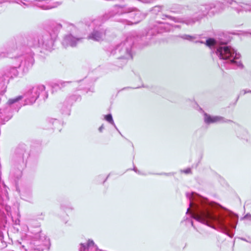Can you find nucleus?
Returning <instances> with one entry per match:
<instances>
[{
    "label": "nucleus",
    "instance_id": "obj_1",
    "mask_svg": "<svg viewBox=\"0 0 251 251\" xmlns=\"http://www.w3.org/2000/svg\"><path fill=\"white\" fill-rule=\"evenodd\" d=\"M186 196L190 201L186 214L190 213L191 216V219L187 218L186 220L190 222L192 226L195 228L192 218L213 228L214 226L212 224L214 222L222 232L230 237H232L233 233H229V226L235 228L236 226L231 223L226 224V219L229 216L228 214L216 215L215 203L197 194L187 193Z\"/></svg>",
    "mask_w": 251,
    "mask_h": 251
},
{
    "label": "nucleus",
    "instance_id": "obj_2",
    "mask_svg": "<svg viewBox=\"0 0 251 251\" xmlns=\"http://www.w3.org/2000/svg\"><path fill=\"white\" fill-rule=\"evenodd\" d=\"M14 57L18 64L16 67L7 68L2 73L5 74L8 79L10 77L17 76L18 75L17 67L21 68L23 72L27 73L31 68L33 63V53L25 46L17 45L14 41H10L5 44L0 48V59L11 55Z\"/></svg>",
    "mask_w": 251,
    "mask_h": 251
},
{
    "label": "nucleus",
    "instance_id": "obj_3",
    "mask_svg": "<svg viewBox=\"0 0 251 251\" xmlns=\"http://www.w3.org/2000/svg\"><path fill=\"white\" fill-rule=\"evenodd\" d=\"M206 45L210 48H213L214 52L221 61V65L227 69L243 68V65L240 58V54L230 46L215 39L209 38L206 41Z\"/></svg>",
    "mask_w": 251,
    "mask_h": 251
},
{
    "label": "nucleus",
    "instance_id": "obj_4",
    "mask_svg": "<svg viewBox=\"0 0 251 251\" xmlns=\"http://www.w3.org/2000/svg\"><path fill=\"white\" fill-rule=\"evenodd\" d=\"M62 27V25L59 23L55 22L51 23L48 31L31 38L28 41V46L32 48L39 47L42 50L50 51L53 46L54 41Z\"/></svg>",
    "mask_w": 251,
    "mask_h": 251
},
{
    "label": "nucleus",
    "instance_id": "obj_5",
    "mask_svg": "<svg viewBox=\"0 0 251 251\" xmlns=\"http://www.w3.org/2000/svg\"><path fill=\"white\" fill-rule=\"evenodd\" d=\"M135 34L128 35L111 50V54L116 55L119 59L127 60L132 57V49L135 42Z\"/></svg>",
    "mask_w": 251,
    "mask_h": 251
},
{
    "label": "nucleus",
    "instance_id": "obj_6",
    "mask_svg": "<svg viewBox=\"0 0 251 251\" xmlns=\"http://www.w3.org/2000/svg\"><path fill=\"white\" fill-rule=\"evenodd\" d=\"M39 96L44 100H45L48 97V93L46 91L44 85H39L29 87L24 94L25 97L24 105L33 104Z\"/></svg>",
    "mask_w": 251,
    "mask_h": 251
},
{
    "label": "nucleus",
    "instance_id": "obj_7",
    "mask_svg": "<svg viewBox=\"0 0 251 251\" xmlns=\"http://www.w3.org/2000/svg\"><path fill=\"white\" fill-rule=\"evenodd\" d=\"M34 244L36 246L35 250L39 251H43L46 249H49L50 245V239L48 237L41 232L40 228L37 230V232L34 234Z\"/></svg>",
    "mask_w": 251,
    "mask_h": 251
},
{
    "label": "nucleus",
    "instance_id": "obj_8",
    "mask_svg": "<svg viewBox=\"0 0 251 251\" xmlns=\"http://www.w3.org/2000/svg\"><path fill=\"white\" fill-rule=\"evenodd\" d=\"M213 3H210L208 4L201 5L198 7V12L197 13L199 17L197 18H187L182 21L183 23L187 25H191L195 23L196 21H198L203 17L206 15L210 11H212L214 7Z\"/></svg>",
    "mask_w": 251,
    "mask_h": 251
},
{
    "label": "nucleus",
    "instance_id": "obj_9",
    "mask_svg": "<svg viewBox=\"0 0 251 251\" xmlns=\"http://www.w3.org/2000/svg\"><path fill=\"white\" fill-rule=\"evenodd\" d=\"M134 9L132 7H126L125 5H115L112 9L103 15V18L105 21L116 15H121L131 13Z\"/></svg>",
    "mask_w": 251,
    "mask_h": 251
},
{
    "label": "nucleus",
    "instance_id": "obj_10",
    "mask_svg": "<svg viewBox=\"0 0 251 251\" xmlns=\"http://www.w3.org/2000/svg\"><path fill=\"white\" fill-rule=\"evenodd\" d=\"M132 7L135 9L132 10L131 12L129 13L130 17L134 21V22L125 19H120L117 21L125 25H132L139 23L141 21L145 18L146 16V14L141 12L136 7Z\"/></svg>",
    "mask_w": 251,
    "mask_h": 251
},
{
    "label": "nucleus",
    "instance_id": "obj_11",
    "mask_svg": "<svg viewBox=\"0 0 251 251\" xmlns=\"http://www.w3.org/2000/svg\"><path fill=\"white\" fill-rule=\"evenodd\" d=\"M34 5L44 10L55 8L62 4V2L51 0H34Z\"/></svg>",
    "mask_w": 251,
    "mask_h": 251
},
{
    "label": "nucleus",
    "instance_id": "obj_12",
    "mask_svg": "<svg viewBox=\"0 0 251 251\" xmlns=\"http://www.w3.org/2000/svg\"><path fill=\"white\" fill-rule=\"evenodd\" d=\"M227 3L231 8L238 13L243 11H251V2L244 3L235 0H230L228 1Z\"/></svg>",
    "mask_w": 251,
    "mask_h": 251
},
{
    "label": "nucleus",
    "instance_id": "obj_13",
    "mask_svg": "<svg viewBox=\"0 0 251 251\" xmlns=\"http://www.w3.org/2000/svg\"><path fill=\"white\" fill-rule=\"evenodd\" d=\"M83 38L73 36L71 33L65 35L63 39L62 44L66 48L68 46L75 47L78 44L82 42Z\"/></svg>",
    "mask_w": 251,
    "mask_h": 251
},
{
    "label": "nucleus",
    "instance_id": "obj_14",
    "mask_svg": "<svg viewBox=\"0 0 251 251\" xmlns=\"http://www.w3.org/2000/svg\"><path fill=\"white\" fill-rule=\"evenodd\" d=\"M203 120L205 123L211 124L214 123H229L231 121L229 120H226L224 117L219 116H211L206 113H204Z\"/></svg>",
    "mask_w": 251,
    "mask_h": 251
},
{
    "label": "nucleus",
    "instance_id": "obj_15",
    "mask_svg": "<svg viewBox=\"0 0 251 251\" xmlns=\"http://www.w3.org/2000/svg\"><path fill=\"white\" fill-rule=\"evenodd\" d=\"M105 35V31L102 28L96 27L92 32L88 36V39L100 41L103 40Z\"/></svg>",
    "mask_w": 251,
    "mask_h": 251
},
{
    "label": "nucleus",
    "instance_id": "obj_16",
    "mask_svg": "<svg viewBox=\"0 0 251 251\" xmlns=\"http://www.w3.org/2000/svg\"><path fill=\"white\" fill-rule=\"evenodd\" d=\"M15 159H17L19 163L24 165V157L25 154V148L18 147L15 151Z\"/></svg>",
    "mask_w": 251,
    "mask_h": 251
},
{
    "label": "nucleus",
    "instance_id": "obj_17",
    "mask_svg": "<svg viewBox=\"0 0 251 251\" xmlns=\"http://www.w3.org/2000/svg\"><path fill=\"white\" fill-rule=\"evenodd\" d=\"M71 83V81L59 80L55 82L52 83L51 86L53 89L57 90L58 89H62L67 87Z\"/></svg>",
    "mask_w": 251,
    "mask_h": 251
},
{
    "label": "nucleus",
    "instance_id": "obj_18",
    "mask_svg": "<svg viewBox=\"0 0 251 251\" xmlns=\"http://www.w3.org/2000/svg\"><path fill=\"white\" fill-rule=\"evenodd\" d=\"M214 7L212 10V13H219L223 11L226 8V5L223 3H213Z\"/></svg>",
    "mask_w": 251,
    "mask_h": 251
},
{
    "label": "nucleus",
    "instance_id": "obj_19",
    "mask_svg": "<svg viewBox=\"0 0 251 251\" xmlns=\"http://www.w3.org/2000/svg\"><path fill=\"white\" fill-rule=\"evenodd\" d=\"M176 38H180L184 40H187L190 42H193L194 40L197 39L196 35H190L188 34H179L175 36Z\"/></svg>",
    "mask_w": 251,
    "mask_h": 251
},
{
    "label": "nucleus",
    "instance_id": "obj_20",
    "mask_svg": "<svg viewBox=\"0 0 251 251\" xmlns=\"http://www.w3.org/2000/svg\"><path fill=\"white\" fill-rule=\"evenodd\" d=\"M70 105L68 104L67 105L64 106L63 104H62L60 107V110L62 113L64 114L70 115Z\"/></svg>",
    "mask_w": 251,
    "mask_h": 251
},
{
    "label": "nucleus",
    "instance_id": "obj_21",
    "mask_svg": "<svg viewBox=\"0 0 251 251\" xmlns=\"http://www.w3.org/2000/svg\"><path fill=\"white\" fill-rule=\"evenodd\" d=\"M105 119L109 122L110 124H112L114 127L118 131V132L120 133V131H119L118 129L117 128V126H116L114 121L112 118V116L111 114H108L105 116Z\"/></svg>",
    "mask_w": 251,
    "mask_h": 251
},
{
    "label": "nucleus",
    "instance_id": "obj_22",
    "mask_svg": "<svg viewBox=\"0 0 251 251\" xmlns=\"http://www.w3.org/2000/svg\"><path fill=\"white\" fill-rule=\"evenodd\" d=\"M23 98V96H19L16 98L10 99L8 101V102H7L8 104L9 105H11V104H12L13 103H17L18 101H19V100H21Z\"/></svg>",
    "mask_w": 251,
    "mask_h": 251
},
{
    "label": "nucleus",
    "instance_id": "obj_23",
    "mask_svg": "<svg viewBox=\"0 0 251 251\" xmlns=\"http://www.w3.org/2000/svg\"><path fill=\"white\" fill-rule=\"evenodd\" d=\"M49 122L50 123L52 124V125H53L54 124H56L58 123V121L56 119H52V118L49 119Z\"/></svg>",
    "mask_w": 251,
    "mask_h": 251
},
{
    "label": "nucleus",
    "instance_id": "obj_24",
    "mask_svg": "<svg viewBox=\"0 0 251 251\" xmlns=\"http://www.w3.org/2000/svg\"><path fill=\"white\" fill-rule=\"evenodd\" d=\"M181 173H184L186 174H188L191 173V170L190 168H187L186 170H181Z\"/></svg>",
    "mask_w": 251,
    "mask_h": 251
},
{
    "label": "nucleus",
    "instance_id": "obj_25",
    "mask_svg": "<svg viewBox=\"0 0 251 251\" xmlns=\"http://www.w3.org/2000/svg\"><path fill=\"white\" fill-rule=\"evenodd\" d=\"M21 176H22V171L20 170H19L17 171V173L16 176H15V177L16 178H19Z\"/></svg>",
    "mask_w": 251,
    "mask_h": 251
},
{
    "label": "nucleus",
    "instance_id": "obj_26",
    "mask_svg": "<svg viewBox=\"0 0 251 251\" xmlns=\"http://www.w3.org/2000/svg\"><path fill=\"white\" fill-rule=\"evenodd\" d=\"M243 219L251 221V215L250 214H247L244 217Z\"/></svg>",
    "mask_w": 251,
    "mask_h": 251
},
{
    "label": "nucleus",
    "instance_id": "obj_27",
    "mask_svg": "<svg viewBox=\"0 0 251 251\" xmlns=\"http://www.w3.org/2000/svg\"><path fill=\"white\" fill-rule=\"evenodd\" d=\"M133 170L134 172H135L136 173H138L139 174H142L139 170H138V169L136 168V167H134L133 168Z\"/></svg>",
    "mask_w": 251,
    "mask_h": 251
},
{
    "label": "nucleus",
    "instance_id": "obj_28",
    "mask_svg": "<svg viewBox=\"0 0 251 251\" xmlns=\"http://www.w3.org/2000/svg\"><path fill=\"white\" fill-rule=\"evenodd\" d=\"M104 128V126L103 125H101L99 128V130L100 131V132H102L103 129Z\"/></svg>",
    "mask_w": 251,
    "mask_h": 251
},
{
    "label": "nucleus",
    "instance_id": "obj_29",
    "mask_svg": "<svg viewBox=\"0 0 251 251\" xmlns=\"http://www.w3.org/2000/svg\"><path fill=\"white\" fill-rule=\"evenodd\" d=\"M241 239L243 240V241H246L247 242H249V243H251V239H250L249 240H247L246 239L243 238H241Z\"/></svg>",
    "mask_w": 251,
    "mask_h": 251
},
{
    "label": "nucleus",
    "instance_id": "obj_30",
    "mask_svg": "<svg viewBox=\"0 0 251 251\" xmlns=\"http://www.w3.org/2000/svg\"><path fill=\"white\" fill-rule=\"evenodd\" d=\"M20 2H19V3L21 4V3L23 4L24 5L27 6V4H26L25 2H24L23 1V0H20ZM17 2L19 3V2Z\"/></svg>",
    "mask_w": 251,
    "mask_h": 251
},
{
    "label": "nucleus",
    "instance_id": "obj_31",
    "mask_svg": "<svg viewBox=\"0 0 251 251\" xmlns=\"http://www.w3.org/2000/svg\"><path fill=\"white\" fill-rule=\"evenodd\" d=\"M68 26H71V27H73V28H74V27H75L74 25H73L72 24H68Z\"/></svg>",
    "mask_w": 251,
    "mask_h": 251
},
{
    "label": "nucleus",
    "instance_id": "obj_32",
    "mask_svg": "<svg viewBox=\"0 0 251 251\" xmlns=\"http://www.w3.org/2000/svg\"><path fill=\"white\" fill-rule=\"evenodd\" d=\"M166 16L167 17L169 18H170V19H171L173 20L175 19V18H172V17H171V16Z\"/></svg>",
    "mask_w": 251,
    "mask_h": 251
},
{
    "label": "nucleus",
    "instance_id": "obj_33",
    "mask_svg": "<svg viewBox=\"0 0 251 251\" xmlns=\"http://www.w3.org/2000/svg\"><path fill=\"white\" fill-rule=\"evenodd\" d=\"M97 20H94L93 22V24H95L97 23Z\"/></svg>",
    "mask_w": 251,
    "mask_h": 251
},
{
    "label": "nucleus",
    "instance_id": "obj_34",
    "mask_svg": "<svg viewBox=\"0 0 251 251\" xmlns=\"http://www.w3.org/2000/svg\"><path fill=\"white\" fill-rule=\"evenodd\" d=\"M151 33H152V32H151V31H149V32H148V33H147V35H149V34H151Z\"/></svg>",
    "mask_w": 251,
    "mask_h": 251
},
{
    "label": "nucleus",
    "instance_id": "obj_35",
    "mask_svg": "<svg viewBox=\"0 0 251 251\" xmlns=\"http://www.w3.org/2000/svg\"><path fill=\"white\" fill-rule=\"evenodd\" d=\"M196 43L199 42V43H203V42L202 41H196Z\"/></svg>",
    "mask_w": 251,
    "mask_h": 251
},
{
    "label": "nucleus",
    "instance_id": "obj_36",
    "mask_svg": "<svg viewBox=\"0 0 251 251\" xmlns=\"http://www.w3.org/2000/svg\"><path fill=\"white\" fill-rule=\"evenodd\" d=\"M247 92H248V93H251V91H248V92H246V91H245L244 94H245V93H247Z\"/></svg>",
    "mask_w": 251,
    "mask_h": 251
},
{
    "label": "nucleus",
    "instance_id": "obj_37",
    "mask_svg": "<svg viewBox=\"0 0 251 251\" xmlns=\"http://www.w3.org/2000/svg\"><path fill=\"white\" fill-rule=\"evenodd\" d=\"M11 173V175H14V173L13 172H12Z\"/></svg>",
    "mask_w": 251,
    "mask_h": 251
},
{
    "label": "nucleus",
    "instance_id": "obj_38",
    "mask_svg": "<svg viewBox=\"0 0 251 251\" xmlns=\"http://www.w3.org/2000/svg\"><path fill=\"white\" fill-rule=\"evenodd\" d=\"M244 132H245V133H247V131H245V130H244Z\"/></svg>",
    "mask_w": 251,
    "mask_h": 251
},
{
    "label": "nucleus",
    "instance_id": "obj_39",
    "mask_svg": "<svg viewBox=\"0 0 251 251\" xmlns=\"http://www.w3.org/2000/svg\"><path fill=\"white\" fill-rule=\"evenodd\" d=\"M155 8H158V9H159V7H155Z\"/></svg>",
    "mask_w": 251,
    "mask_h": 251
}]
</instances>
